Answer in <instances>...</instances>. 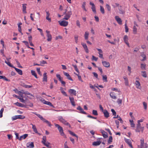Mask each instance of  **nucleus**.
Wrapping results in <instances>:
<instances>
[{
  "mask_svg": "<svg viewBox=\"0 0 148 148\" xmlns=\"http://www.w3.org/2000/svg\"><path fill=\"white\" fill-rule=\"evenodd\" d=\"M143 106H144V109L145 110H146L147 108V103H146L144 101L143 102Z\"/></svg>",
  "mask_w": 148,
  "mask_h": 148,
  "instance_id": "48",
  "label": "nucleus"
},
{
  "mask_svg": "<svg viewBox=\"0 0 148 148\" xmlns=\"http://www.w3.org/2000/svg\"><path fill=\"white\" fill-rule=\"evenodd\" d=\"M100 10L102 14H104L105 13V11L103 7L101 5H100Z\"/></svg>",
  "mask_w": 148,
  "mask_h": 148,
  "instance_id": "44",
  "label": "nucleus"
},
{
  "mask_svg": "<svg viewBox=\"0 0 148 148\" xmlns=\"http://www.w3.org/2000/svg\"><path fill=\"white\" fill-rule=\"evenodd\" d=\"M69 99L70 102H71L72 105L73 106H75V102L74 101V98L73 97H69Z\"/></svg>",
  "mask_w": 148,
  "mask_h": 148,
  "instance_id": "21",
  "label": "nucleus"
},
{
  "mask_svg": "<svg viewBox=\"0 0 148 148\" xmlns=\"http://www.w3.org/2000/svg\"><path fill=\"white\" fill-rule=\"evenodd\" d=\"M115 18L118 23L120 24H121L122 23V21L121 19L119 18L118 16H116Z\"/></svg>",
  "mask_w": 148,
  "mask_h": 148,
  "instance_id": "33",
  "label": "nucleus"
},
{
  "mask_svg": "<svg viewBox=\"0 0 148 148\" xmlns=\"http://www.w3.org/2000/svg\"><path fill=\"white\" fill-rule=\"evenodd\" d=\"M116 102L118 104H121L122 103V100L120 99H118Z\"/></svg>",
  "mask_w": 148,
  "mask_h": 148,
  "instance_id": "53",
  "label": "nucleus"
},
{
  "mask_svg": "<svg viewBox=\"0 0 148 148\" xmlns=\"http://www.w3.org/2000/svg\"><path fill=\"white\" fill-rule=\"evenodd\" d=\"M64 74L67 77V78L68 79L72 81L73 80L71 78V77L70 76V75L68 73L64 72Z\"/></svg>",
  "mask_w": 148,
  "mask_h": 148,
  "instance_id": "24",
  "label": "nucleus"
},
{
  "mask_svg": "<svg viewBox=\"0 0 148 148\" xmlns=\"http://www.w3.org/2000/svg\"><path fill=\"white\" fill-rule=\"evenodd\" d=\"M102 134L103 137L104 138H106L108 137V135H107V133L105 131H103V132H102Z\"/></svg>",
  "mask_w": 148,
  "mask_h": 148,
  "instance_id": "55",
  "label": "nucleus"
},
{
  "mask_svg": "<svg viewBox=\"0 0 148 148\" xmlns=\"http://www.w3.org/2000/svg\"><path fill=\"white\" fill-rule=\"evenodd\" d=\"M31 125H32V128L33 130V131L36 133H38V132L37 129L36 128V127L35 125H34L32 123L30 124Z\"/></svg>",
  "mask_w": 148,
  "mask_h": 148,
  "instance_id": "30",
  "label": "nucleus"
},
{
  "mask_svg": "<svg viewBox=\"0 0 148 148\" xmlns=\"http://www.w3.org/2000/svg\"><path fill=\"white\" fill-rule=\"evenodd\" d=\"M106 6L108 10L109 11H111V8L109 5L108 4H106Z\"/></svg>",
  "mask_w": 148,
  "mask_h": 148,
  "instance_id": "61",
  "label": "nucleus"
},
{
  "mask_svg": "<svg viewBox=\"0 0 148 148\" xmlns=\"http://www.w3.org/2000/svg\"><path fill=\"white\" fill-rule=\"evenodd\" d=\"M40 68H36V71L38 72V73L40 75H41V73L40 71Z\"/></svg>",
  "mask_w": 148,
  "mask_h": 148,
  "instance_id": "64",
  "label": "nucleus"
},
{
  "mask_svg": "<svg viewBox=\"0 0 148 148\" xmlns=\"http://www.w3.org/2000/svg\"><path fill=\"white\" fill-rule=\"evenodd\" d=\"M6 60L8 61H5V63H6L9 66L11 67H12L13 68H14V66L12 65L9 62V60L10 59V58H6Z\"/></svg>",
  "mask_w": 148,
  "mask_h": 148,
  "instance_id": "22",
  "label": "nucleus"
},
{
  "mask_svg": "<svg viewBox=\"0 0 148 148\" xmlns=\"http://www.w3.org/2000/svg\"><path fill=\"white\" fill-rule=\"evenodd\" d=\"M112 136H110L108 141V144H110L112 142Z\"/></svg>",
  "mask_w": 148,
  "mask_h": 148,
  "instance_id": "43",
  "label": "nucleus"
},
{
  "mask_svg": "<svg viewBox=\"0 0 148 148\" xmlns=\"http://www.w3.org/2000/svg\"><path fill=\"white\" fill-rule=\"evenodd\" d=\"M140 56L141 57H142L143 58V59L141 60V61H144L146 60V55L143 53H141Z\"/></svg>",
  "mask_w": 148,
  "mask_h": 148,
  "instance_id": "28",
  "label": "nucleus"
},
{
  "mask_svg": "<svg viewBox=\"0 0 148 148\" xmlns=\"http://www.w3.org/2000/svg\"><path fill=\"white\" fill-rule=\"evenodd\" d=\"M26 4H23V11L24 13H26V7L25 6Z\"/></svg>",
  "mask_w": 148,
  "mask_h": 148,
  "instance_id": "35",
  "label": "nucleus"
},
{
  "mask_svg": "<svg viewBox=\"0 0 148 148\" xmlns=\"http://www.w3.org/2000/svg\"><path fill=\"white\" fill-rule=\"evenodd\" d=\"M90 4L92 6L91 9L92 11L95 14H96V7L94 4L91 2H90Z\"/></svg>",
  "mask_w": 148,
  "mask_h": 148,
  "instance_id": "8",
  "label": "nucleus"
},
{
  "mask_svg": "<svg viewBox=\"0 0 148 148\" xmlns=\"http://www.w3.org/2000/svg\"><path fill=\"white\" fill-rule=\"evenodd\" d=\"M72 66L74 67L75 70L78 73H79V70L78 69L76 65H73Z\"/></svg>",
  "mask_w": 148,
  "mask_h": 148,
  "instance_id": "57",
  "label": "nucleus"
},
{
  "mask_svg": "<svg viewBox=\"0 0 148 148\" xmlns=\"http://www.w3.org/2000/svg\"><path fill=\"white\" fill-rule=\"evenodd\" d=\"M78 36L77 35H76L75 36L74 38L75 41V42L76 43H77L78 42Z\"/></svg>",
  "mask_w": 148,
  "mask_h": 148,
  "instance_id": "52",
  "label": "nucleus"
},
{
  "mask_svg": "<svg viewBox=\"0 0 148 148\" xmlns=\"http://www.w3.org/2000/svg\"><path fill=\"white\" fill-rule=\"evenodd\" d=\"M46 32L47 33V36L48 38L47 40L48 41H51L52 39V36L51 34L49 33V32L47 30L46 31Z\"/></svg>",
  "mask_w": 148,
  "mask_h": 148,
  "instance_id": "14",
  "label": "nucleus"
},
{
  "mask_svg": "<svg viewBox=\"0 0 148 148\" xmlns=\"http://www.w3.org/2000/svg\"><path fill=\"white\" fill-rule=\"evenodd\" d=\"M60 24L62 26L65 27L68 25V22L65 21L63 20L61 21H59Z\"/></svg>",
  "mask_w": 148,
  "mask_h": 148,
  "instance_id": "10",
  "label": "nucleus"
},
{
  "mask_svg": "<svg viewBox=\"0 0 148 148\" xmlns=\"http://www.w3.org/2000/svg\"><path fill=\"white\" fill-rule=\"evenodd\" d=\"M89 33L87 32H85L84 34V38L85 40H88V38Z\"/></svg>",
  "mask_w": 148,
  "mask_h": 148,
  "instance_id": "40",
  "label": "nucleus"
},
{
  "mask_svg": "<svg viewBox=\"0 0 148 148\" xmlns=\"http://www.w3.org/2000/svg\"><path fill=\"white\" fill-rule=\"evenodd\" d=\"M135 84L136 88L139 89H141V86H140V84L139 81L138 80H136L135 82Z\"/></svg>",
  "mask_w": 148,
  "mask_h": 148,
  "instance_id": "15",
  "label": "nucleus"
},
{
  "mask_svg": "<svg viewBox=\"0 0 148 148\" xmlns=\"http://www.w3.org/2000/svg\"><path fill=\"white\" fill-rule=\"evenodd\" d=\"M97 49L99 51V57L101 58H103V51L101 49L97 48Z\"/></svg>",
  "mask_w": 148,
  "mask_h": 148,
  "instance_id": "18",
  "label": "nucleus"
},
{
  "mask_svg": "<svg viewBox=\"0 0 148 148\" xmlns=\"http://www.w3.org/2000/svg\"><path fill=\"white\" fill-rule=\"evenodd\" d=\"M69 132V134H71V135H72L73 136H74L77 137V138H78V136L74 132H73L71 131L70 130H69L68 131Z\"/></svg>",
  "mask_w": 148,
  "mask_h": 148,
  "instance_id": "41",
  "label": "nucleus"
},
{
  "mask_svg": "<svg viewBox=\"0 0 148 148\" xmlns=\"http://www.w3.org/2000/svg\"><path fill=\"white\" fill-rule=\"evenodd\" d=\"M92 114L93 115L95 116H97L98 115L97 111L96 110H92Z\"/></svg>",
  "mask_w": 148,
  "mask_h": 148,
  "instance_id": "50",
  "label": "nucleus"
},
{
  "mask_svg": "<svg viewBox=\"0 0 148 148\" xmlns=\"http://www.w3.org/2000/svg\"><path fill=\"white\" fill-rule=\"evenodd\" d=\"M69 92L71 94L75 96H76V91L73 89H69L68 90Z\"/></svg>",
  "mask_w": 148,
  "mask_h": 148,
  "instance_id": "17",
  "label": "nucleus"
},
{
  "mask_svg": "<svg viewBox=\"0 0 148 148\" xmlns=\"http://www.w3.org/2000/svg\"><path fill=\"white\" fill-rule=\"evenodd\" d=\"M101 143V138H99L97 139L96 141H95L93 142L92 145L94 146H98L100 145Z\"/></svg>",
  "mask_w": 148,
  "mask_h": 148,
  "instance_id": "7",
  "label": "nucleus"
},
{
  "mask_svg": "<svg viewBox=\"0 0 148 148\" xmlns=\"http://www.w3.org/2000/svg\"><path fill=\"white\" fill-rule=\"evenodd\" d=\"M81 44L83 47L85 52L87 53H88L89 50L86 44L83 42Z\"/></svg>",
  "mask_w": 148,
  "mask_h": 148,
  "instance_id": "13",
  "label": "nucleus"
},
{
  "mask_svg": "<svg viewBox=\"0 0 148 148\" xmlns=\"http://www.w3.org/2000/svg\"><path fill=\"white\" fill-rule=\"evenodd\" d=\"M110 95L111 97L113 99H116V96L115 95V94L114 92H111L110 93Z\"/></svg>",
  "mask_w": 148,
  "mask_h": 148,
  "instance_id": "25",
  "label": "nucleus"
},
{
  "mask_svg": "<svg viewBox=\"0 0 148 148\" xmlns=\"http://www.w3.org/2000/svg\"><path fill=\"white\" fill-rule=\"evenodd\" d=\"M14 134L16 136V139H18L19 140V137L18 136L19 134L17 132H15L14 133Z\"/></svg>",
  "mask_w": 148,
  "mask_h": 148,
  "instance_id": "60",
  "label": "nucleus"
},
{
  "mask_svg": "<svg viewBox=\"0 0 148 148\" xmlns=\"http://www.w3.org/2000/svg\"><path fill=\"white\" fill-rule=\"evenodd\" d=\"M28 134H25L19 137V140H21L23 139H25L28 136Z\"/></svg>",
  "mask_w": 148,
  "mask_h": 148,
  "instance_id": "27",
  "label": "nucleus"
},
{
  "mask_svg": "<svg viewBox=\"0 0 148 148\" xmlns=\"http://www.w3.org/2000/svg\"><path fill=\"white\" fill-rule=\"evenodd\" d=\"M25 118V116L22 115H16L12 118V120L14 121L17 119H23Z\"/></svg>",
  "mask_w": 148,
  "mask_h": 148,
  "instance_id": "4",
  "label": "nucleus"
},
{
  "mask_svg": "<svg viewBox=\"0 0 148 148\" xmlns=\"http://www.w3.org/2000/svg\"><path fill=\"white\" fill-rule=\"evenodd\" d=\"M23 94H24L25 95H29L33 97H34V96L32 94L30 93L28 91H25V92H23Z\"/></svg>",
  "mask_w": 148,
  "mask_h": 148,
  "instance_id": "54",
  "label": "nucleus"
},
{
  "mask_svg": "<svg viewBox=\"0 0 148 148\" xmlns=\"http://www.w3.org/2000/svg\"><path fill=\"white\" fill-rule=\"evenodd\" d=\"M43 103L44 104L47 105L52 107H54V106L49 101H46L45 100V101L43 102Z\"/></svg>",
  "mask_w": 148,
  "mask_h": 148,
  "instance_id": "32",
  "label": "nucleus"
},
{
  "mask_svg": "<svg viewBox=\"0 0 148 148\" xmlns=\"http://www.w3.org/2000/svg\"><path fill=\"white\" fill-rule=\"evenodd\" d=\"M75 74L77 76L78 79H79V80L81 81V82H82L83 81L82 79L81 76L80 75H79L77 74L76 73Z\"/></svg>",
  "mask_w": 148,
  "mask_h": 148,
  "instance_id": "58",
  "label": "nucleus"
},
{
  "mask_svg": "<svg viewBox=\"0 0 148 148\" xmlns=\"http://www.w3.org/2000/svg\"><path fill=\"white\" fill-rule=\"evenodd\" d=\"M23 42L24 43L25 45L28 48H30V47L29 46L28 42L25 41H23Z\"/></svg>",
  "mask_w": 148,
  "mask_h": 148,
  "instance_id": "62",
  "label": "nucleus"
},
{
  "mask_svg": "<svg viewBox=\"0 0 148 148\" xmlns=\"http://www.w3.org/2000/svg\"><path fill=\"white\" fill-rule=\"evenodd\" d=\"M103 80L106 82H108L107 77L106 75H102Z\"/></svg>",
  "mask_w": 148,
  "mask_h": 148,
  "instance_id": "37",
  "label": "nucleus"
},
{
  "mask_svg": "<svg viewBox=\"0 0 148 148\" xmlns=\"http://www.w3.org/2000/svg\"><path fill=\"white\" fill-rule=\"evenodd\" d=\"M60 90L62 93L64 95L67 96V95L66 93L64 90L63 88L62 87H61L60 88Z\"/></svg>",
  "mask_w": 148,
  "mask_h": 148,
  "instance_id": "39",
  "label": "nucleus"
},
{
  "mask_svg": "<svg viewBox=\"0 0 148 148\" xmlns=\"http://www.w3.org/2000/svg\"><path fill=\"white\" fill-rule=\"evenodd\" d=\"M56 76L58 79L60 81H62V78L61 77L60 75L59 74H57Z\"/></svg>",
  "mask_w": 148,
  "mask_h": 148,
  "instance_id": "45",
  "label": "nucleus"
},
{
  "mask_svg": "<svg viewBox=\"0 0 148 148\" xmlns=\"http://www.w3.org/2000/svg\"><path fill=\"white\" fill-rule=\"evenodd\" d=\"M129 122L130 123L131 127H134L135 126V124L134 123V121L133 120H130Z\"/></svg>",
  "mask_w": 148,
  "mask_h": 148,
  "instance_id": "36",
  "label": "nucleus"
},
{
  "mask_svg": "<svg viewBox=\"0 0 148 148\" xmlns=\"http://www.w3.org/2000/svg\"><path fill=\"white\" fill-rule=\"evenodd\" d=\"M54 125L56 127H57L59 132L60 134L63 136L64 138H66V136L65 135L63 132V130L62 127L60 126L59 124L54 123Z\"/></svg>",
  "mask_w": 148,
  "mask_h": 148,
  "instance_id": "1",
  "label": "nucleus"
},
{
  "mask_svg": "<svg viewBox=\"0 0 148 148\" xmlns=\"http://www.w3.org/2000/svg\"><path fill=\"white\" fill-rule=\"evenodd\" d=\"M142 73V76L144 77H147V75L146 72L145 71H141Z\"/></svg>",
  "mask_w": 148,
  "mask_h": 148,
  "instance_id": "47",
  "label": "nucleus"
},
{
  "mask_svg": "<svg viewBox=\"0 0 148 148\" xmlns=\"http://www.w3.org/2000/svg\"><path fill=\"white\" fill-rule=\"evenodd\" d=\"M124 140L125 142L129 145V146H130L131 148H133L131 140L130 139H127L126 138H124Z\"/></svg>",
  "mask_w": 148,
  "mask_h": 148,
  "instance_id": "11",
  "label": "nucleus"
},
{
  "mask_svg": "<svg viewBox=\"0 0 148 148\" xmlns=\"http://www.w3.org/2000/svg\"><path fill=\"white\" fill-rule=\"evenodd\" d=\"M43 121L46 123L49 126L51 127V126L52 125L51 124V123L49 121L46 120L45 119Z\"/></svg>",
  "mask_w": 148,
  "mask_h": 148,
  "instance_id": "42",
  "label": "nucleus"
},
{
  "mask_svg": "<svg viewBox=\"0 0 148 148\" xmlns=\"http://www.w3.org/2000/svg\"><path fill=\"white\" fill-rule=\"evenodd\" d=\"M77 110H79L80 111V112L84 114H86V113L84 111L83 109L82 108V107L80 106H79L77 108Z\"/></svg>",
  "mask_w": 148,
  "mask_h": 148,
  "instance_id": "20",
  "label": "nucleus"
},
{
  "mask_svg": "<svg viewBox=\"0 0 148 148\" xmlns=\"http://www.w3.org/2000/svg\"><path fill=\"white\" fill-rule=\"evenodd\" d=\"M140 130H141V132H143L144 130V127H142L141 126L140 123H138L136 125V132H140Z\"/></svg>",
  "mask_w": 148,
  "mask_h": 148,
  "instance_id": "3",
  "label": "nucleus"
},
{
  "mask_svg": "<svg viewBox=\"0 0 148 148\" xmlns=\"http://www.w3.org/2000/svg\"><path fill=\"white\" fill-rule=\"evenodd\" d=\"M47 73L46 72H45L43 75V81H45V82H47Z\"/></svg>",
  "mask_w": 148,
  "mask_h": 148,
  "instance_id": "23",
  "label": "nucleus"
},
{
  "mask_svg": "<svg viewBox=\"0 0 148 148\" xmlns=\"http://www.w3.org/2000/svg\"><path fill=\"white\" fill-rule=\"evenodd\" d=\"M58 119L59 121L63 124L64 125L68 126L71 127V126L70 124L68 123L65 119L63 118L62 116H60L58 117Z\"/></svg>",
  "mask_w": 148,
  "mask_h": 148,
  "instance_id": "2",
  "label": "nucleus"
},
{
  "mask_svg": "<svg viewBox=\"0 0 148 148\" xmlns=\"http://www.w3.org/2000/svg\"><path fill=\"white\" fill-rule=\"evenodd\" d=\"M102 112L103 113L105 117L106 118H108L109 116V114L107 110L105 109Z\"/></svg>",
  "mask_w": 148,
  "mask_h": 148,
  "instance_id": "19",
  "label": "nucleus"
},
{
  "mask_svg": "<svg viewBox=\"0 0 148 148\" xmlns=\"http://www.w3.org/2000/svg\"><path fill=\"white\" fill-rule=\"evenodd\" d=\"M31 73L32 75L34 76L35 77V78H38L37 75L35 71L33 70H31Z\"/></svg>",
  "mask_w": 148,
  "mask_h": 148,
  "instance_id": "38",
  "label": "nucleus"
},
{
  "mask_svg": "<svg viewBox=\"0 0 148 148\" xmlns=\"http://www.w3.org/2000/svg\"><path fill=\"white\" fill-rule=\"evenodd\" d=\"M102 63L103 65L106 67H109L110 66V64L109 62H108L106 61H103Z\"/></svg>",
  "mask_w": 148,
  "mask_h": 148,
  "instance_id": "16",
  "label": "nucleus"
},
{
  "mask_svg": "<svg viewBox=\"0 0 148 148\" xmlns=\"http://www.w3.org/2000/svg\"><path fill=\"white\" fill-rule=\"evenodd\" d=\"M37 116L40 119L42 120L43 121L45 119L43 117L41 116L40 115L38 114V115H37Z\"/></svg>",
  "mask_w": 148,
  "mask_h": 148,
  "instance_id": "59",
  "label": "nucleus"
},
{
  "mask_svg": "<svg viewBox=\"0 0 148 148\" xmlns=\"http://www.w3.org/2000/svg\"><path fill=\"white\" fill-rule=\"evenodd\" d=\"M119 13L121 14H123L125 13V11L122 9V7L120 6L119 8Z\"/></svg>",
  "mask_w": 148,
  "mask_h": 148,
  "instance_id": "29",
  "label": "nucleus"
},
{
  "mask_svg": "<svg viewBox=\"0 0 148 148\" xmlns=\"http://www.w3.org/2000/svg\"><path fill=\"white\" fill-rule=\"evenodd\" d=\"M14 68L15 69L16 71L20 75H22L23 74V72L20 69H18L15 67H14Z\"/></svg>",
  "mask_w": 148,
  "mask_h": 148,
  "instance_id": "26",
  "label": "nucleus"
},
{
  "mask_svg": "<svg viewBox=\"0 0 148 148\" xmlns=\"http://www.w3.org/2000/svg\"><path fill=\"white\" fill-rule=\"evenodd\" d=\"M140 146L141 147H144V148H147L148 145L147 143H144V139H142L140 140Z\"/></svg>",
  "mask_w": 148,
  "mask_h": 148,
  "instance_id": "6",
  "label": "nucleus"
},
{
  "mask_svg": "<svg viewBox=\"0 0 148 148\" xmlns=\"http://www.w3.org/2000/svg\"><path fill=\"white\" fill-rule=\"evenodd\" d=\"M26 147L28 148H33L34 147L33 142H29L26 144Z\"/></svg>",
  "mask_w": 148,
  "mask_h": 148,
  "instance_id": "12",
  "label": "nucleus"
},
{
  "mask_svg": "<svg viewBox=\"0 0 148 148\" xmlns=\"http://www.w3.org/2000/svg\"><path fill=\"white\" fill-rule=\"evenodd\" d=\"M98 59V58L95 57L94 56H92V60L97 61Z\"/></svg>",
  "mask_w": 148,
  "mask_h": 148,
  "instance_id": "63",
  "label": "nucleus"
},
{
  "mask_svg": "<svg viewBox=\"0 0 148 148\" xmlns=\"http://www.w3.org/2000/svg\"><path fill=\"white\" fill-rule=\"evenodd\" d=\"M146 66V64H141V68L142 69H145Z\"/></svg>",
  "mask_w": 148,
  "mask_h": 148,
  "instance_id": "51",
  "label": "nucleus"
},
{
  "mask_svg": "<svg viewBox=\"0 0 148 148\" xmlns=\"http://www.w3.org/2000/svg\"><path fill=\"white\" fill-rule=\"evenodd\" d=\"M72 14V12L71 11H68L66 13V15L64 16L63 19L68 20Z\"/></svg>",
  "mask_w": 148,
  "mask_h": 148,
  "instance_id": "5",
  "label": "nucleus"
},
{
  "mask_svg": "<svg viewBox=\"0 0 148 148\" xmlns=\"http://www.w3.org/2000/svg\"><path fill=\"white\" fill-rule=\"evenodd\" d=\"M123 40L124 42L127 45L128 47H129L130 46L128 41V38L127 35H126L124 36L123 38Z\"/></svg>",
  "mask_w": 148,
  "mask_h": 148,
  "instance_id": "9",
  "label": "nucleus"
},
{
  "mask_svg": "<svg viewBox=\"0 0 148 148\" xmlns=\"http://www.w3.org/2000/svg\"><path fill=\"white\" fill-rule=\"evenodd\" d=\"M14 104H15V105L17 106L20 107H23L24 106V105L23 104H22L18 102H16V103H14Z\"/></svg>",
  "mask_w": 148,
  "mask_h": 148,
  "instance_id": "31",
  "label": "nucleus"
},
{
  "mask_svg": "<svg viewBox=\"0 0 148 148\" xmlns=\"http://www.w3.org/2000/svg\"><path fill=\"white\" fill-rule=\"evenodd\" d=\"M123 78L125 80V83L126 86L128 85V82L127 78L125 76L123 77Z\"/></svg>",
  "mask_w": 148,
  "mask_h": 148,
  "instance_id": "34",
  "label": "nucleus"
},
{
  "mask_svg": "<svg viewBox=\"0 0 148 148\" xmlns=\"http://www.w3.org/2000/svg\"><path fill=\"white\" fill-rule=\"evenodd\" d=\"M4 110V109L2 108L0 110V118H1L3 116V113Z\"/></svg>",
  "mask_w": 148,
  "mask_h": 148,
  "instance_id": "56",
  "label": "nucleus"
},
{
  "mask_svg": "<svg viewBox=\"0 0 148 148\" xmlns=\"http://www.w3.org/2000/svg\"><path fill=\"white\" fill-rule=\"evenodd\" d=\"M86 5V2H83V3L82 5V8L83 9H84V10L85 11H87V10H86V9L85 8Z\"/></svg>",
  "mask_w": 148,
  "mask_h": 148,
  "instance_id": "46",
  "label": "nucleus"
},
{
  "mask_svg": "<svg viewBox=\"0 0 148 148\" xmlns=\"http://www.w3.org/2000/svg\"><path fill=\"white\" fill-rule=\"evenodd\" d=\"M22 102L24 103L25 101V100L23 99V95H21V97H19L18 99Z\"/></svg>",
  "mask_w": 148,
  "mask_h": 148,
  "instance_id": "49",
  "label": "nucleus"
}]
</instances>
